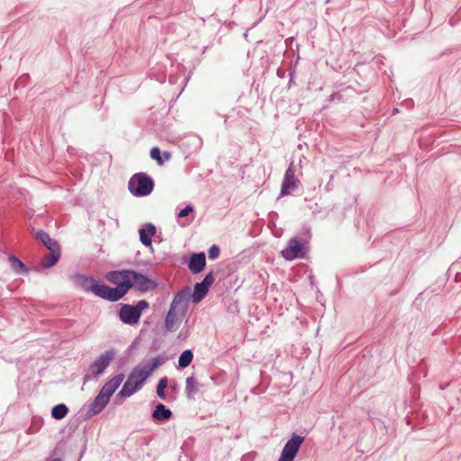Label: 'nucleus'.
I'll use <instances>...</instances> for the list:
<instances>
[{
    "instance_id": "nucleus-1",
    "label": "nucleus",
    "mask_w": 461,
    "mask_h": 461,
    "mask_svg": "<svg viewBox=\"0 0 461 461\" xmlns=\"http://www.w3.org/2000/svg\"><path fill=\"white\" fill-rule=\"evenodd\" d=\"M131 270H113L105 275L108 282L116 285V287H110L104 285V300L109 302H117L121 300L128 291L133 287V283L131 282Z\"/></svg>"
},
{
    "instance_id": "nucleus-2",
    "label": "nucleus",
    "mask_w": 461,
    "mask_h": 461,
    "mask_svg": "<svg viewBox=\"0 0 461 461\" xmlns=\"http://www.w3.org/2000/svg\"><path fill=\"white\" fill-rule=\"evenodd\" d=\"M149 376L142 371L140 365L136 366L129 374L117 397L128 398L141 389Z\"/></svg>"
},
{
    "instance_id": "nucleus-3",
    "label": "nucleus",
    "mask_w": 461,
    "mask_h": 461,
    "mask_svg": "<svg viewBox=\"0 0 461 461\" xmlns=\"http://www.w3.org/2000/svg\"><path fill=\"white\" fill-rule=\"evenodd\" d=\"M128 189L136 197L147 196L154 189V181L148 174L140 172L134 174L128 182Z\"/></svg>"
},
{
    "instance_id": "nucleus-4",
    "label": "nucleus",
    "mask_w": 461,
    "mask_h": 461,
    "mask_svg": "<svg viewBox=\"0 0 461 461\" xmlns=\"http://www.w3.org/2000/svg\"><path fill=\"white\" fill-rule=\"evenodd\" d=\"M72 280L84 292L93 293L104 300V284H99L93 276L77 274L73 276Z\"/></svg>"
},
{
    "instance_id": "nucleus-5",
    "label": "nucleus",
    "mask_w": 461,
    "mask_h": 461,
    "mask_svg": "<svg viewBox=\"0 0 461 461\" xmlns=\"http://www.w3.org/2000/svg\"><path fill=\"white\" fill-rule=\"evenodd\" d=\"M303 441L304 437L293 433L285 444L278 461H294Z\"/></svg>"
},
{
    "instance_id": "nucleus-6",
    "label": "nucleus",
    "mask_w": 461,
    "mask_h": 461,
    "mask_svg": "<svg viewBox=\"0 0 461 461\" xmlns=\"http://www.w3.org/2000/svg\"><path fill=\"white\" fill-rule=\"evenodd\" d=\"M115 349L106 350L101 354L89 366V371L95 378H97L102 375L105 369L109 366L112 360L115 357Z\"/></svg>"
},
{
    "instance_id": "nucleus-7",
    "label": "nucleus",
    "mask_w": 461,
    "mask_h": 461,
    "mask_svg": "<svg viewBox=\"0 0 461 461\" xmlns=\"http://www.w3.org/2000/svg\"><path fill=\"white\" fill-rule=\"evenodd\" d=\"M305 246L299 241L297 238H293L288 241L287 246L281 251V255L286 260L303 258L306 255Z\"/></svg>"
},
{
    "instance_id": "nucleus-8",
    "label": "nucleus",
    "mask_w": 461,
    "mask_h": 461,
    "mask_svg": "<svg viewBox=\"0 0 461 461\" xmlns=\"http://www.w3.org/2000/svg\"><path fill=\"white\" fill-rule=\"evenodd\" d=\"M299 185L300 181L298 178H296L295 169L293 166V163H291L288 168L285 170L282 181L279 197L288 195L292 191L296 190L299 187Z\"/></svg>"
},
{
    "instance_id": "nucleus-9",
    "label": "nucleus",
    "mask_w": 461,
    "mask_h": 461,
    "mask_svg": "<svg viewBox=\"0 0 461 461\" xmlns=\"http://www.w3.org/2000/svg\"><path fill=\"white\" fill-rule=\"evenodd\" d=\"M131 282L133 283V287L141 293L152 291L157 287L155 280L149 278L147 276L131 270Z\"/></svg>"
},
{
    "instance_id": "nucleus-10",
    "label": "nucleus",
    "mask_w": 461,
    "mask_h": 461,
    "mask_svg": "<svg viewBox=\"0 0 461 461\" xmlns=\"http://www.w3.org/2000/svg\"><path fill=\"white\" fill-rule=\"evenodd\" d=\"M190 298H192L190 288L185 287L175 294L170 308L179 311L182 315H185Z\"/></svg>"
},
{
    "instance_id": "nucleus-11",
    "label": "nucleus",
    "mask_w": 461,
    "mask_h": 461,
    "mask_svg": "<svg viewBox=\"0 0 461 461\" xmlns=\"http://www.w3.org/2000/svg\"><path fill=\"white\" fill-rule=\"evenodd\" d=\"M119 318L124 324L134 325L139 322L140 317L133 305L122 304L119 311Z\"/></svg>"
},
{
    "instance_id": "nucleus-12",
    "label": "nucleus",
    "mask_w": 461,
    "mask_h": 461,
    "mask_svg": "<svg viewBox=\"0 0 461 461\" xmlns=\"http://www.w3.org/2000/svg\"><path fill=\"white\" fill-rule=\"evenodd\" d=\"M124 380L123 374H118L110 380H108L101 388L99 393L110 400L111 396L115 393L118 387Z\"/></svg>"
},
{
    "instance_id": "nucleus-13",
    "label": "nucleus",
    "mask_w": 461,
    "mask_h": 461,
    "mask_svg": "<svg viewBox=\"0 0 461 461\" xmlns=\"http://www.w3.org/2000/svg\"><path fill=\"white\" fill-rule=\"evenodd\" d=\"M109 399L98 393L93 402L89 405L87 411H86L85 418L90 419L95 415L99 414L108 404Z\"/></svg>"
},
{
    "instance_id": "nucleus-14",
    "label": "nucleus",
    "mask_w": 461,
    "mask_h": 461,
    "mask_svg": "<svg viewBox=\"0 0 461 461\" xmlns=\"http://www.w3.org/2000/svg\"><path fill=\"white\" fill-rule=\"evenodd\" d=\"M183 316L184 315H182L179 311L169 308L165 318L166 330L170 332L176 331L182 322Z\"/></svg>"
},
{
    "instance_id": "nucleus-15",
    "label": "nucleus",
    "mask_w": 461,
    "mask_h": 461,
    "mask_svg": "<svg viewBox=\"0 0 461 461\" xmlns=\"http://www.w3.org/2000/svg\"><path fill=\"white\" fill-rule=\"evenodd\" d=\"M206 265V257L204 252L194 253L191 255L188 268L192 274L201 273Z\"/></svg>"
},
{
    "instance_id": "nucleus-16",
    "label": "nucleus",
    "mask_w": 461,
    "mask_h": 461,
    "mask_svg": "<svg viewBox=\"0 0 461 461\" xmlns=\"http://www.w3.org/2000/svg\"><path fill=\"white\" fill-rule=\"evenodd\" d=\"M156 233V227L152 223H145L140 230V240L146 247H151L152 237Z\"/></svg>"
},
{
    "instance_id": "nucleus-17",
    "label": "nucleus",
    "mask_w": 461,
    "mask_h": 461,
    "mask_svg": "<svg viewBox=\"0 0 461 461\" xmlns=\"http://www.w3.org/2000/svg\"><path fill=\"white\" fill-rule=\"evenodd\" d=\"M151 416L155 421L164 422L172 417V411L163 403H158Z\"/></svg>"
},
{
    "instance_id": "nucleus-18",
    "label": "nucleus",
    "mask_w": 461,
    "mask_h": 461,
    "mask_svg": "<svg viewBox=\"0 0 461 461\" xmlns=\"http://www.w3.org/2000/svg\"><path fill=\"white\" fill-rule=\"evenodd\" d=\"M167 360V358L163 356H157L156 357L152 358L149 365H140V368L149 377L154 370L164 365Z\"/></svg>"
},
{
    "instance_id": "nucleus-19",
    "label": "nucleus",
    "mask_w": 461,
    "mask_h": 461,
    "mask_svg": "<svg viewBox=\"0 0 461 461\" xmlns=\"http://www.w3.org/2000/svg\"><path fill=\"white\" fill-rule=\"evenodd\" d=\"M209 288L210 287L203 282L196 283L194 287V293L191 294L193 303H197L201 302L207 294Z\"/></svg>"
},
{
    "instance_id": "nucleus-20",
    "label": "nucleus",
    "mask_w": 461,
    "mask_h": 461,
    "mask_svg": "<svg viewBox=\"0 0 461 461\" xmlns=\"http://www.w3.org/2000/svg\"><path fill=\"white\" fill-rule=\"evenodd\" d=\"M8 260L10 262L11 268L14 272H15L18 275L28 274L29 268L17 257H15L14 255H10Z\"/></svg>"
},
{
    "instance_id": "nucleus-21",
    "label": "nucleus",
    "mask_w": 461,
    "mask_h": 461,
    "mask_svg": "<svg viewBox=\"0 0 461 461\" xmlns=\"http://www.w3.org/2000/svg\"><path fill=\"white\" fill-rule=\"evenodd\" d=\"M200 384L194 376H189L185 379V394L188 399H193L198 393Z\"/></svg>"
},
{
    "instance_id": "nucleus-22",
    "label": "nucleus",
    "mask_w": 461,
    "mask_h": 461,
    "mask_svg": "<svg viewBox=\"0 0 461 461\" xmlns=\"http://www.w3.org/2000/svg\"><path fill=\"white\" fill-rule=\"evenodd\" d=\"M60 258V251L49 252L44 255L41 258V265L44 268H50L53 267Z\"/></svg>"
},
{
    "instance_id": "nucleus-23",
    "label": "nucleus",
    "mask_w": 461,
    "mask_h": 461,
    "mask_svg": "<svg viewBox=\"0 0 461 461\" xmlns=\"http://www.w3.org/2000/svg\"><path fill=\"white\" fill-rule=\"evenodd\" d=\"M68 413V408L64 403H59L55 405L51 410V416L55 420H62Z\"/></svg>"
},
{
    "instance_id": "nucleus-24",
    "label": "nucleus",
    "mask_w": 461,
    "mask_h": 461,
    "mask_svg": "<svg viewBox=\"0 0 461 461\" xmlns=\"http://www.w3.org/2000/svg\"><path fill=\"white\" fill-rule=\"evenodd\" d=\"M194 358V354L191 349H186L181 353L178 357V367L185 368L187 367Z\"/></svg>"
},
{
    "instance_id": "nucleus-25",
    "label": "nucleus",
    "mask_w": 461,
    "mask_h": 461,
    "mask_svg": "<svg viewBox=\"0 0 461 461\" xmlns=\"http://www.w3.org/2000/svg\"><path fill=\"white\" fill-rule=\"evenodd\" d=\"M167 386V378L163 377L158 381L157 385V394L161 400H166L165 389Z\"/></svg>"
},
{
    "instance_id": "nucleus-26",
    "label": "nucleus",
    "mask_w": 461,
    "mask_h": 461,
    "mask_svg": "<svg viewBox=\"0 0 461 461\" xmlns=\"http://www.w3.org/2000/svg\"><path fill=\"white\" fill-rule=\"evenodd\" d=\"M150 157L152 159L156 160L158 165H162L164 163V160L161 158L160 149L158 147H153L150 149Z\"/></svg>"
},
{
    "instance_id": "nucleus-27",
    "label": "nucleus",
    "mask_w": 461,
    "mask_h": 461,
    "mask_svg": "<svg viewBox=\"0 0 461 461\" xmlns=\"http://www.w3.org/2000/svg\"><path fill=\"white\" fill-rule=\"evenodd\" d=\"M44 246L48 249L49 252L60 251L59 244L57 240L50 238V242H46Z\"/></svg>"
},
{
    "instance_id": "nucleus-28",
    "label": "nucleus",
    "mask_w": 461,
    "mask_h": 461,
    "mask_svg": "<svg viewBox=\"0 0 461 461\" xmlns=\"http://www.w3.org/2000/svg\"><path fill=\"white\" fill-rule=\"evenodd\" d=\"M35 236L36 239L39 240L43 245L46 244V242H50V237L44 230H38Z\"/></svg>"
},
{
    "instance_id": "nucleus-29",
    "label": "nucleus",
    "mask_w": 461,
    "mask_h": 461,
    "mask_svg": "<svg viewBox=\"0 0 461 461\" xmlns=\"http://www.w3.org/2000/svg\"><path fill=\"white\" fill-rule=\"evenodd\" d=\"M220 256V248L217 245H212L208 250V257L210 259L214 260Z\"/></svg>"
},
{
    "instance_id": "nucleus-30",
    "label": "nucleus",
    "mask_w": 461,
    "mask_h": 461,
    "mask_svg": "<svg viewBox=\"0 0 461 461\" xmlns=\"http://www.w3.org/2000/svg\"><path fill=\"white\" fill-rule=\"evenodd\" d=\"M135 310L139 312L140 317L141 316V312L149 308V303L146 300H140L137 303L136 305H133Z\"/></svg>"
},
{
    "instance_id": "nucleus-31",
    "label": "nucleus",
    "mask_w": 461,
    "mask_h": 461,
    "mask_svg": "<svg viewBox=\"0 0 461 461\" xmlns=\"http://www.w3.org/2000/svg\"><path fill=\"white\" fill-rule=\"evenodd\" d=\"M194 212V206H192L191 204H187L184 209H182L178 212L177 217L178 218L186 217L190 212Z\"/></svg>"
},
{
    "instance_id": "nucleus-32",
    "label": "nucleus",
    "mask_w": 461,
    "mask_h": 461,
    "mask_svg": "<svg viewBox=\"0 0 461 461\" xmlns=\"http://www.w3.org/2000/svg\"><path fill=\"white\" fill-rule=\"evenodd\" d=\"M214 280L215 278L213 272L211 271L204 276L202 282L210 287L213 284Z\"/></svg>"
},
{
    "instance_id": "nucleus-33",
    "label": "nucleus",
    "mask_w": 461,
    "mask_h": 461,
    "mask_svg": "<svg viewBox=\"0 0 461 461\" xmlns=\"http://www.w3.org/2000/svg\"><path fill=\"white\" fill-rule=\"evenodd\" d=\"M336 95V101L338 102H343L344 101V95L342 91H339L337 93H334Z\"/></svg>"
},
{
    "instance_id": "nucleus-34",
    "label": "nucleus",
    "mask_w": 461,
    "mask_h": 461,
    "mask_svg": "<svg viewBox=\"0 0 461 461\" xmlns=\"http://www.w3.org/2000/svg\"><path fill=\"white\" fill-rule=\"evenodd\" d=\"M456 16H457V17H456V20H455V18H454V17H451V18L449 19L448 23H449V24H450L451 26L456 25V23L461 19V14H460V15H459V14H456Z\"/></svg>"
},
{
    "instance_id": "nucleus-35",
    "label": "nucleus",
    "mask_w": 461,
    "mask_h": 461,
    "mask_svg": "<svg viewBox=\"0 0 461 461\" xmlns=\"http://www.w3.org/2000/svg\"><path fill=\"white\" fill-rule=\"evenodd\" d=\"M45 461H62V459H61V458H59V457H55V458H53V457H48V458H46V460H45Z\"/></svg>"
},
{
    "instance_id": "nucleus-36",
    "label": "nucleus",
    "mask_w": 461,
    "mask_h": 461,
    "mask_svg": "<svg viewBox=\"0 0 461 461\" xmlns=\"http://www.w3.org/2000/svg\"><path fill=\"white\" fill-rule=\"evenodd\" d=\"M328 101L329 102L336 101V95L334 93L329 96Z\"/></svg>"
},
{
    "instance_id": "nucleus-37",
    "label": "nucleus",
    "mask_w": 461,
    "mask_h": 461,
    "mask_svg": "<svg viewBox=\"0 0 461 461\" xmlns=\"http://www.w3.org/2000/svg\"><path fill=\"white\" fill-rule=\"evenodd\" d=\"M164 155H165V157H166L167 159H168V158H169V157H170L169 153H167V152H165V153H164Z\"/></svg>"
},
{
    "instance_id": "nucleus-38",
    "label": "nucleus",
    "mask_w": 461,
    "mask_h": 461,
    "mask_svg": "<svg viewBox=\"0 0 461 461\" xmlns=\"http://www.w3.org/2000/svg\"><path fill=\"white\" fill-rule=\"evenodd\" d=\"M304 230H305V231H306V233H307V234H309V233H310V229H308V228H304Z\"/></svg>"
},
{
    "instance_id": "nucleus-39",
    "label": "nucleus",
    "mask_w": 461,
    "mask_h": 461,
    "mask_svg": "<svg viewBox=\"0 0 461 461\" xmlns=\"http://www.w3.org/2000/svg\"><path fill=\"white\" fill-rule=\"evenodd\" d=\"M178 337H179V338L184 337V334H182V332H180V333H179V335H178Z\"/></svg>"
},
{
    "instance_id": "nucleus-40",
    "label": "nucleus",
    "mask_w": 461,
    "mask_h": 461,
    "mask_svg": "<svg viewBox=\"0 0 461 461\" xmlns=\"http://www.w3.org/2000/svg\"><path fill=\"white\" fill-rule=\"evenodd\" d=\"M88 379L87 375H85L84 380L86 381Z\"/></svg>"
}]
</instances>
